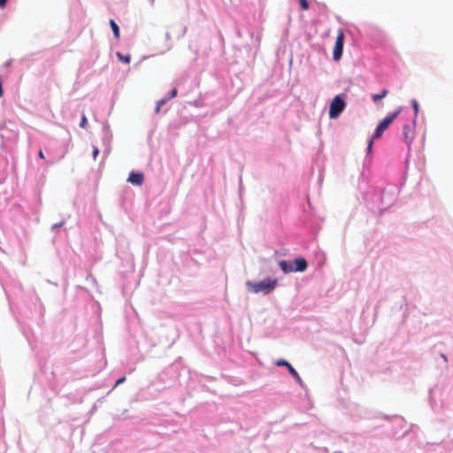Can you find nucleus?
I'll return each mask as SVG.
<instances>
[{"label": "nucleus", "instance_id": "f257e3e1", "mask_svg": "<svg viewBox=\"0 0 453 453\" xmlns=\"http://www.w3.org/2000/svg\"><path fill=\"white\" fill-rule=\"evenodd\" d=\"M400 109L390 113L389 115H388L377 127L374 134H373V136L369 140L368 142V145H367V150L368 152H371L372 151V145H373V141L374 139H377L379 137L381 136V134H383V132L385 130H387L388 128V127L391 125V123L395 119V118L398 116V114L400 113Z\"/></svg>", "mask_w": 453, "mask_h": 453}, {"label": "nucleus", "instance_id": "f03ea898", "mask_svg": "<svg viewBox=\"0 0 453 453\" xmlns=\"http://www.w3.org/2000/svg\"><path fill=\"white\" fill-rule=\"evenodd\" d=\"M277 280L271 279H266L259 282H247L249 289L253 293L263 292L265 294H268L273 291L275 288Z\"/></svg>", "mask_w": 453, "mask_h": 453}, {"label": "nucleus", "instance_id": "7ed1b4c3", "mask_svg": "<svg viewBox=\"0 0 453 453\" xmlns=\"http://www.w3.org/2000/svg\"><path fill=\"white\" fill-rule=\"evenodd\" d=\"M345 106L346 104L344 100L339 96H335L330 104L329 117L331 119H336L343 111Z\"/></svg>", "mask_w": 453, "mask_h": 453}, {"label": "nucleus", "instance_id": "20e7f679", "mask_svg": "<svg viewBox=\"0 0 453 453\" xmlns=\"http://www.w3.org/2000/svg\"><path fill=\"white\" fill-rule=\"evenodd\" d=\"M343 42H344V33L342 29L338 31L336 41L334 47V59L338 61L342 55L343 50Z\"/></svg>", "mask_w": 453, "mask_h": 453}, {"label": "nucleus", "instance_id": "39448f33", "mask_svg": "<svg viewBox=\"0 0 453 453\" xmlns=\"http://www.w3.org/2000/svg\"><path fill=\"white\" fill-rule=\"evenodd\" d=\"M403 142L408 145V147H410L414 139V127L411 125H405L403 127Z\"/></svg>", "mask_w": 453, "mask_h": 453}, {"label": "nucleus", "instance_id": "423d86ee", "mask_svg": "<svg viewBox=\"0 0 453 453\" xmlns=\"http://www.w3.org/2000/svg\"><path fill=\"white\" fill-rule=\"evenodd\" d=\"M276 365L278 366H286L288 368V372L298 381L301 382V377L299 376L298 372L296 371V369L286 360L280 359L276 362Z\"/></svg>", "mask_w": 453, "mask_h": 453}, {"label": "nucleus", "instance_id": "0eeeda50", "mask_svg": "<svg viewBox=\"0 0 453 453\" xmlns=\"http://www.w3.org/2000/svg\"><path fill=\"white\" fill-rule=\"evenodd\" d=\"M144 180V175L142 173H134L132 172L127 179V181L132 183L133 185L140 186L142 184Z\"/></svg>", "mask_w": 453, "mask_h": 453}, {"label": "nucleus", "instance_id": "6e6552de", "mask_svg": "<svg viewBox=\"0 0 453 453\" xmlns=\"http://www.w3.org/2000/svg\"><path fill=\"white\" fill-rule=\"evenodd\" d=\"M294 264L296 265L294 272H304L308 266L306 260L303 257L296 258Z\"/></svg>", "mask_w": 453, "mask_h": 453}, {"label": "nucleus", "instance_id": "1a4fd4ad", "mask_svg": "<svg viewBox=\"0 0 453 453\" xmlns=\"http://www.w3.org/2000/svg\"><path fill=\"white\" fill-rule=\"evenodd\" d=\"M279 266L280 267V269L285 273H292L294 272V267L289 264L288 263L287 261L285 260H281L279 262Z\"/></svg>", "mask_w": 453, "mask_h": 453}, {"label": "nucleus", "instance_id": "9d476101", "mask_svg": "<svg viewBox=\"0 0 453 453\" xmlns=\"http://www.w3.org/2000/svg\"><path fill=\"white\" fill-rule=\"evenodd\" d=\"M110 25H111V29L113 31L114 37L116 39H119V26L117 25V23L113 19H110Z\"/></svg>", "mask_w": 453, "mask_h": 453}, {"label": "nucleus", "instance_id": "9b49d317", "mask_svg": "<svg viewBox=\"0 0 453 453\" xmlns=\"http://www.w3.org/2000/svg\"><path fill=\"white\" fill-rule=\"evenodd\" d=\"M388 94V89L384 88L380 93H379V94H373V95L372 96V100H373L374 102H377V101H379V100H380V99H382V98L386 97Z\"/></svg>", "mask_w": 453, "mask_h": 453}, {"label": "nucleus", "instance_id": "f8f14e48", "mask_svg": "<svg viewBox=\"0 0 453 453\" xmlns=\"http://www.w3.org/2000/svg\"><path fill=\"white\" fill-rule=\"evenodd\" d=\"M119 59L123 62V63H126V64H128L130 63V60H131V58L130 56H123L121 55L120 53H118L117 54Z\"/></svg>", "mask_w": 453, "mask_h": 453}, {"label": "nucleus", "instance_id": "ddd939ff", "mask_svg": "<svg viewBox=\"0 0 453 453\" xmlns=\"http://www.w3.org/2000/svg\"><path fill=\"white\" fill-rule=\"evenodd\" d=\"M169 98H165V99H161L157 102V106L155 108V111L156 113H158L160 111V109L162 107L163 104H165V102L168 100Z\"/></svg>", "mask_w": 453, "mask_h": 453}, {"label": "nucleus", "instance_id": "4468645a", "mask_svg": "<svg viewBox=\"0 0 453 453\" xmlns=\"http://www.w3.org/2000/svg\"><path fill=\"white\" fill-rule=\"evenodd\" d=\"M299 4L301 5V8L303 10H308L309 9V3L307 0H299Z\"/></svg>", "mask_w": 453, "mask_h": 453}, {"label": "nucleus", "instance_id": "2eb2a0df", "mask_svg": "<svg viewBox=\"0 0 453 453\" xmlns=\"http://www.w3.org/2000/svg\"><path fill=\"white\" fill-rule=\"evenodd\" d=\"M87 124H88L87 118L85 115H83L81 118V123H80V127L82 128H85L87 127Z\"/></svg>", "mask_w": 453, "mask_h": 453}, {"label": "nucleus", "instance_id": "dca6fc26", "mask_svg": "<svg viewBox=\"0 0 453 453\" xmlns=\"http://www.w3.org/2000/svg\"><path fill=\"white\" fill-rule=\"evenodd\" d=\"M411 104H412L413 109L415 111V116H417V114L418 112V104L415 99L412 100Z\"/></svg>", "mask_w": 453, "mask_h": 453}, {"label": "nucleus", "instance_id": "f3484780", "mask_svg": "<svg viewBox=\"0 0 453 453\" xmlns=\"http://www.w3.org/2000/svg\"><path fill=\"white\" fill-rule=\"evenodd\" d=\"M99 154V150L97 147H94L93 148V159L96 160V157L98 156Z\"/></svg>", "mask_w": 453, "mask_h": 453}, {"label": "nucleus", "instance_id": "a211bd4d", "mask_svg": "<svg viewBox=\"0 0 453 453\" xmlns=\"http://www.w3.org/2000/svg\"><path fill=\"white\" fill-rule=\"evenodd\" d=\"M177 93H178V92H177V89H176V88L172 89L169 98H173V97H175V96H177Z\"/></svg>", "mask_w": 453, "mask_h": 453}, {"label": "nucleus", "instance_id": "6ab92c4d", "mask_svg": "<svg viewBox=\"0 0 453 453\" xmlns=\"http://www.w3.org/2000/svg\"><path fill=\"white\" fill-rule=\"evenodd\" d=\"M126 380V378L125 377H122L120 379H119L116 383H115V386L114 387H117L118 385L123 383L124 381Z\"/></svg>", "mask_w": 453, "mask_h": 453}, {"label": "nucleus", "instance_id": "aec40b11", "mask_svg": "<svg viewBox=\"0 0 453 453\" xmlns=\"http://www.w3.org/2000/svg\"><path fill=\"white\" fill-rule=\"evenodd\" d=\"M7 3V0H0V7H4Z\"/></svg>", "mask_w": 453, "mask_h": 453}, {"label": "nucleus", "instance_id": "412c9836", "mask_svg": "<svg viewBox=\"0 0 453 453\" xmlns=\"http://www.w3.org/2000/svg\"><path fill=\"white\" fill-rule=\"evenodd\" d=\"M38 156L40 158L44 159V154H43L42 150H39Z\"/></svg>", "mask_w": 453, "mask_h": 453}]
</instances>
